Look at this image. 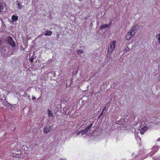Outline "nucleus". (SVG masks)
Instances as JSON below:
<instances>
[{"mask_svg": "<svg viewBox=\"0 0 160 160\" xmlns=\"http://www.w3.org/2000/svg\"><path fill=\"white\" fill-rule=\"evenodd\" d=\"M32 100H35V99H36V98H35V97H34V96H32Z\"/></svg>", "mask_w": 160, "mask_h": 160, "instance_id": "a878e982", "label": "nucleus"}, {"mask_svg": "<svg viewBox=\"0 0 160 160\" xmlns=\"http://www.w3.org/2000/svg\"><path fill=\"white\" fill-rule=\"evenodd\" d=\"M52 129L51 126L48 125L44 128V133L47 134L50 132Z\"/></svg>", "mask_w": 160, "mask_h": 160, "instance_id": "39448f33", "label": "nucleus"}, {"mask_svg": "<svg viewBox=\"0 0 160 160\" xmlns=\"http://www.w3.org/2000/svg\"><path fill=\"white\" fill-rule=\"evenodd\" d=\"M9 50L5 46L2 47L0 48V53L4 57H7V54L9 52Z\"/></svg>", "mask_w": 160, "mask_h": 160, "instance_id": "7ed1b4c3", "label": "nucleus"}, {"mask_svg": "<svg viewBox=\"0 0 160 160\" xmlns=\"http://www.w3.org/2000/svg\"><path fill=\"white\" fill-rule=\"evenodd\" d=\"M135 31L133 30H132V29H131L128 32V33L130 34L131 36L132 37L135 35Z\"/></svg>", "mask_w": 160, "mask_h": 160, "instance_id": "9d476101", "label": "nucleus"}, {"mask_svg": "<svg viewBox=\"0 0 160 160\" xmlns=\"http://www.w3.org/2000/svg\"><path fill=\"white\" fill-rule=\"evenodd\" d=\"M11 18L12 19V20L11 21V22H16L18 20V17L17 16L13 15L12 16Z\"/></svg>", "mask_w": 160, "mask_h": 160, "instance_id": "6e6552de", "label": "nucleus"}, {"mask_svg": "<svg viewBox=\"0 0 160 160\" xmlns=\"http://www.w3.org/2000/svg\"><path fill=\"white\" fill-rule=\"evenodd\" d=\"M6 11V7L4 5H3L0 3V12L4 13Z\"/></svg>", "mask_w": 160, "mask_h": 160, "instance_id": "0eeeda50", "label": "nucleus"}, {"mask_svg": "<svg viewBox=\"0 0 160 160\" xmlns=\"http://www.w3.org/2000/svg\"><path fill=\"white\" fill-rule=\"evenodd\" d=\"M2 41L1 40H0V48L2 47L3 46L2 45Z\"/></svg>", "mask_w": 160, "mask_h": 160, "instance_id": "b1692460", "label": "nucleus"}, {"mask_svg": "<svg viewBox=\"0 0 160 160\" xmlns=\"http://www.w3.org/2000/svg\"><path fill=\"white\" fill-rule=\"evenodd\" d=\"M132 37L131 36V35L130 34L128 33V32L127 33V35L126 37V40H129Z\"/></svg>", "mask_w": 160, "mask_h": 160, "instance_id": "2eb2a0df", "label": "nucleus"}, {"mask_svg": "<svg viewBox=\"0 0 160 160\" xmlns=\"http://www.w3.org/2000/svg\"><path fill=\"white\" fill-rule=\"evenodd\" d=\"M34 60V56L33 55L31 57V58L29 59V61L31 63L32 62H33Z\"/></svg>", "mask_w": 160, "mask_h": 160, "instance_id": "aec40b11", "label": "nucleus"}, {"mask_svg": "<svg viewBox=\"0 0 160 160\" xmlns=\"http://www.w3.org/2000/svg\"><path fill=\"white\" fill-rule=\"evenodd\" d=\"M99 93V91H98V92H96L95 93V95H98Z\"/></svg>", "mask_w": 160, "mask_h": 160, "instance_id": "cd10ccee", "label": "nucleus"}, {"mask_svg": "<svg viewBox=\"0 0 160 160\" xmlns=\"http://www.w3.org/2000/svg\"><path fill=\"white\" fill-rule=\"evenodd\" d=\"M16 105H11L10 104L8 106V109H14V107H15V106Z\"/></svg>", "mask_w": 160, "mask_h": 160, "instance_id": "dca6fc26", "label": "nucleus"}, {"mask_svg": "<svg viewBox=\"0 0 160 160\" xmlns=\"http://www.w3.org/2000/svg\"><path fill=\"white\" fill-rule=\"evenodd\" d=\"M48 116L49 117H52V113L51 111H48Z\"/></svg>", "mask_w": 160, "mask_h": 160, "instance_id": "6ab92c4d", "label": "nucleus"}, {"mask_svg": "<svg viewBox=\"0 0 160 160\" xmlns=\"http://www.w3.org/2000/svg\"><path fill=\"white\" fill-rule=\"evenodd\" d=\"M156 38L158 41V43L160 44V34H158L157 35Z\"/></svg>", "mask_w": 160, "mask_h": 160, "instance_id": "f3484780", "label": "nucleus"}, {"mask_svg": "<svg viewBox=\"0 0 160 160\" xmlns=\"http://www.w3.org/2000/svg\"><path fill=\"white\" fill-rule=\"evenodd\" d=\"M59 34L58 33L57 34V38H58L59 36Z\"/></svg>", "mask_w": 160, "mask_h": 160, "instance_id": "c85d7f7f", "label": "nucleus"}, {"mask_svg": "<svg viewBox=\"0 0 160 160\" xmlns=\"http://www.w3.org/2000/svg\"><path fill=\"white\" fill-rule=\"evenodd\" d=\"M1 21H2V26L3 28H5L6 26L4 22L2 20H1Z\"/></svg>", "mask_w": 160, "mask_h": 160, "instance_id": "4be33fe9", "label": "nucleus"}, {"mask_svg": "<svg viewBox=\"0 0 160 160\" xmlns=\"http://www.w3.org/2000/svg\"><path fill=\"white\" fill-rule=\"evenodd\" d=\"M80 125H79V124H78V126H77V128H78V126H79Z\"/></svg>", "mask_w": 160, "mask_h": 160, "instance_id": "c756f323", "label": "nucleus"}, {"mask_svg": "<svg viewBox=\"0 0 160 160\" xmlns=\"http://www.w3.org/2000/svg\"><path fill=\"white\" fill-rule=\"evenodd\" d=\"M116 44V42L115 40H113L110 43L108 48V52L111 53L113 52L115 49Z\"/></svg>", "mask_w": 160, "mask_h": 160, "instance_id": "f03ea898", "label": "nucleus"}, {"mask_svg": "<svg viewBox=\"0 0 160 160\" xmlns=\"http://www.w3.org/2000/svg\"><path fill=\"white\" fill-rule=\"evenodd\" d=\"M15 158H20V155L19 154H17L15 155Z\"/></svg>", "mask_w": 160, "mask_h": 160, "instance_id": "393cba45", "label": "nucleus"}, {"mask_svg": "<svg viewBox=\"0 0 160 160\" xmlns=\"http://www.w3.org/2000/svg\"><path fill=\"white\" fill-rule=\"evenodd\" d=\"M84 52V51L82 49L78 50L77 51V53L78 54L80 55L81 54L83 53Z\"/></svg>", "mask_w": 160, "mask_h": 160, "instance_id": "a211bd4d", "label": "nucleus"}, {"mask_svg": "<svg viewBox=\"0 0 160 160\" xmlns=\"http://www.w3.org/2000/svg\"><path fill=\"white\" fill-rule=\"evenodd\" d=\"M111 102H108L106 105L104 107V108L102 109V110H107L108 109V108L109 107Z\"/></svg>", "mask_w": 160, "mask_h": 160, "instance_id": "ddd939ff", "label": "nucleus"}, {"mask_svg": "<svg viewBox=\"0 0 160 160\" xmlns=\"http://www.w3.org/2000/svg\"><path fill=\"white\" fill-rule=\"evenodd\" d=\"M5 41L12 48H15L16 46L15 42L11 36H9L7 37L5 39Z\"/></svg>", "mask_w": 160, "mask_h": 160, "instance_id": "f257e3e1", "label": "nucleus"}, {"mask_svg": "<svg viewBox=\"0 0 160 160\" xmlns=\"http://www.w3.org/2000/svg\"><path fill=\"white\" fill-rule=\"evenodd\" d=\"M103 111H102V112H101V114L98 117V118L99 119L100 118H101V116L103 114Z\"/></svg>", "mask_w": 160, "mask_h": 160, "instance_id": "5701e85b", "label": "nucleus"}, {"mask_svg": "<svg viewBox=\"0 0 160 160\" xmlns=\"http://www.w3.org/2000/svg\"><path fill=\"white\" fill-rule=\"evenodd\" d=\"M52 34V32L50 31H47L46 32V33L44 34L45 35L47 36H50Z\"/></svg>", "mask_w": 160, "mask_h": 160, "instance_id": "4468645a", "label": "nucleus"}, {"mask_svg": "<svg viewBox=\"0 0 160 160\" xmlns=\"http://www.w3.org/2000/svg\"><path fill=\"white\" fill-rule=\"evenodd\" d=\"M93 124L92 123H91L90 124V125L86 127L84 129L81 130V131H79L77 133V134L78 135H79L80 134V133H82V135L83 134L86 133L87 132H88V131L89 130L91 129L92 126Z\"/></svg>", "mask_w": 160, "mask_h": 160, "instance_id": "20e7f679", "label": "nucleus"}, {"mask_svg": "<svg viewBox=\"0 0 160 160\" xmlns=\"http://www.w3.org/2000/svg\"><path fill=\"white\" fill-rule=\"evenodd\" d=\"M111 22H110L108 24H103L101 26H100L99 28V30H101L102 29H103L105 28H109L110 25H111Z\"/></svg>", "mask_w": 160, "mask_h": 160, "instance_id": "423d86ee", "label": "nucleus"}, {"mask_svg": "<svg viewBox=\"0 0 160 160\" xmlns=\"http://www.w3.org/2000/svg\"><path fill=\"white\" fill-rule=\"evenodd\" d=\"M138 27L139 26L136 24L132 27L131 28L132 30L136 32L137 30L138 29Z\"/></svg>", "mask_w": 160, "mask_h": 160, "instance_id": "9b49d317", "label": "nucleus"}, {"mask_svg": "<svg viewBox=\"0 0 160 160\" xmlns=\"http://www.w3.org/2000/svg\"><path fill=\"white\" fill-rule=\"evenodd\" d=\"M130 50L129 48L127 47L126 48H125L123 51L124 52H127Z\"/></svg>", "mask_w": 160, "mask_h": 160, "instance_id": "412c9836", "label": "nucleus"}, {"mask_svg": "<svg viewBox=\"0 0 160 160\" xmlns=\"http://www.w3.org/2000/svg\"><path fill=\"white\" fill-rule=\"evenodd\" d=\"M79 1H82V0H78Z\"/></svg>", "mask_w": 160, "mask_h": 160, "instance_id": "7c9ffc66", "label": "nucleus"}, {"mask_svg": "<svg viewBox=\"0 0 160 160\" xmlns=\"http://www.w3.org/2000/svg\"><path fill=\"white\" fill-rule=\"evenodd\" d=\"M147 128L146 127H145L144 128H142L141 130H140V133L142 134H143L146 130Z\"/></svg>", "mask_w": 160, "mask_h": 160, "instance_id": "1a4fd4ad", "label": "nucleus"}, {"mask_svg": "<svg viewBox=\"0 0 160 160\" xmlns=\"http://www.w3.org/2000/svg\"><path fill=\"white\" fill-rule=\"evenodd\" d=\"M50 74H51L52 75H54L55 74V73L53 72H51L50 73Z\"/></svg>", "mask_w": 160, "mask_h": 160, "instance_id": "bb28decb", "label": "nucleus"}, {"mask_svg": "<svg viewBox=\"0 0 160 160\" xmlns=\"http://www.w3.org/2000/svg\"><path fill=\"white\" fill-rule=\"evenodd\" d=\"M16 4L18 5V8L19 9H21L22 8V6L20 4V2L18 1H16Z\"/></svg>", "mask_w": 160, "mask_h": 160, "instance_id": "f8f14e48", "label": "nucleus"}]
</instances>
